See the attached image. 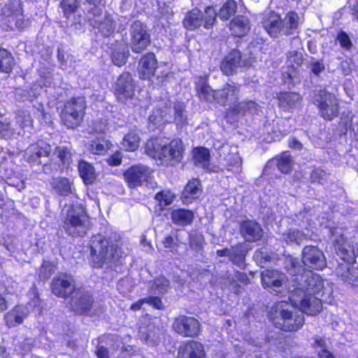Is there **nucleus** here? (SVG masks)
I'll list each match as a JSON object with an SVG mask.
<instances>
[{"mask_svg":"<svg viewBox=\"0 0 358 358\" xmlns=\"http://www.w3.org/2000/svg\"><path fill=\"white\" fill-rule=\"evenodd\" d=\"M86 100L83 96H72L66 100L59 113L60 124L68 129L79 127L86 114Z\"/></svg>","mask_w":358,"mask_h":358,"instance_id":"nucleus-4","label":"nucleus"},{"mask_svg":"<svg viewBox=\"0 0 358 358\" xmlns=\"http://www.w3.org/2000/svg\"><path fill=\"white\" fill-rule=\"evenodd\" d=\"M299 27V17L298 13L294 10L287 12L283 21V34L290 36L298 33Z\"/></svg>","mask_w":358,"mask_h":358,"instance_id":"nucleus-32","label":"nucleus"},{"mask_svg":"<svg viewBox=\"0 0 358 358\" xmlns=\"http://www.w3.org/2000/svg\"><path fill=\"white\" fill-rule=\"evenodd\" d=\"M3 115L0 113V136L3 138H10L14 134L11 124L6 119H2Z\"/></svg>","mask_w":358,"mask_h":358,"instance_id":"nucleus-48","label":"nucleus"},{"mask_svg":"<svg viewBox=\"0 0 358 358\" xmlns=\"http://www.w3.org/2000/svg\"><path fill=\"white\" fill-rule=\"evenodd\" d=\"M185 145L180 138H174L165 143L162 138L152 136L144 145V152L155 160H159L166 166H176L182 162Z\"/></svg>","mask_w":358,"mask_h":358,"instance_id":"nucleus-1","label":"nucleus"},{"mask_svg":"<svg viewBox=\"0 0 358 358\" xmlns=\"http://www.w3.org/2000/svg\"><path fill=\"white\" fill-rule=\"evenodd\" d=\"M136 82L129 71L122 72L111 87V92L116 100L124 104L136 98Z\"/></svg>","mask_w":358,"mask_h":358,"instance_id":"nucleus-6","label":"nucleus"},{"mask_svg":"<svg viewBox=\"0 0 358 358\" xmlns=\"http://www.w3.org/2000/svg\"><path fill=\"white\" fill-rule=\"evenodd\" d=\"M273 325L286 332L299 331L304 324L305 319L302 313L292 312L287 309H281L279 316L271 318Z\"/></svg>","mask_w":358,"mask_h":358,"instance_id":"nucleus-10","label":"nucleus"},{"mask_svg":"<svg viewBox=\"0 0 358 358\" xmlns=\"http://www.w3.org/2000/svg\"><path fill=\"white\" fill-rule=\"evenodd\" d=\"M336 41H338L340 46L345 50H350L352 48V43L348 34L343 30L338 32Z\"/></svg>","mask_w":358,"mask_h":358,"instance_id":"nucleus-49","label":"nucleus"},{"mask_svg":"<svg viewBox=\"0 0 358 358\" xmlns=\"http://www.w3.org/2000/svg\"><path fill=\"white\" fill-rule=\"evenodd\" d=\"M151 44V38L145 24L135 20L131 25L130 47L133 52L141 53Z\"/></svg>","mask_w":358,"mask_h":358,"instance_id":"nucleus-11","label":"nucleus"},{"mask_svg":"<svg viewBox=\"0 0 358 358\" xmlns=\"http://www.w3.org/2000/svg\"><path fill=\"white\" fill-rule=\"evenodd\" d=\"M204 243V238L202 236H195L192 237L189 241V245L192 248H194L197 250H201L203 249Z\"/></svg>","mask_w":358,"mask_h":358,"instance_id":"nucleus-57","label":"nucleus"},{"mask_svg":"<svg viewBox=\"0 0 358 358\" xmlns=\"http://www.w3.org/2000/svg\"><path fill=\"white\" fill-rule=\"evenodd\" d=\"M50 184L52 189L59 196H67L73 194V182L68 178H53Z\"/></svg>","mask_w":358,"mask_h":358,"instance_id":"nucleus-29","label":"nucleus"},{"mask_svg":"<svg viewBox=\"0 0 358 358\" xmlns=\"http://www.w3.org/2000/svg\"><path fill=\"white\" fill-rule=\"evenodd\" d=\"M171 329L182 337L195 338L201 334L202 326L196 317L180 315L173 318Z\"/></svg>","mask_w":358,"mask_h":358,"instance_id":"nucleus-8","label":"nucleus"},{"mask_svg":"<svg viewBox=\"0 0 358 358\" xmlns=\"http://www.w3.org/2000/svg\"><path fill=\"white\" fill-rule=\"evenodd\" d=\"M292 160L290 155L282 154L277 159L276 166L283 173H288L292 169Z\"/></svg>","mask_w":358,"mask_h":358,"instance_id":"nucleus-46","label":"nucleus"},{"mask_svg":"<svg viewBox=\"0 0 358 358\" xmlns=\"http://www.w3.org/2000/svg\"><path fill=\"white\" fill-rule=\"evenodd\" d=\"M155 200L162 210L171 205L176 199L175 194L171 189H162L155 194Z\"/></svg>","mask_w":358,"mask_h":358,"instance_id":"nucleus-39","label":"nucleus"},{"mask_svg":"<svg viewBox=\"0 0 358 358\" xmlns=\"http://www.w3.org/2000/svg\"><path fill=\"white\" fill-rule=\"evenodd\" d=\"M300 308L308 315H316L322 310V302L316 294L306 293L300 301Z\"/></svg>","mask_w":358,"mask_h":358,"instance_id":"nucleus-19","label":"nucleus"},{"mask_svg":"<svg viewBox=\"0 0 358 358\" xmlns=\"http://www.w3.org/2000/svg\"><path fill=\"white\" fill-rule=\"evenodd\" d=\"M202 192V185L198 178H192L185 185L181 192V199L183 203H192L194 200L199 198Z\"/></svg>","mask_w":358,"mask_h":358,"instance_id":"nucleus-23","label":"nucleus"},{"mask_svg":"<svg viewBox=\"0 0 358 358\" xmlns=\"http://www.w3.org/2000/svg\"><path fill=\"white\" fill-rule=\"evenodd\" d=\"M229 28L234 38H242L247 35L250 29V21L248 17L239 15L230 21Z\"/></svg>","mask_w":358,"mask_h":358,"instance_id":"nucleus-22","label":"nucleus"},{"mask_svg":"<svg viewBox=\"0 0 358 358\" xmlns=\"http://www.w3.org/2000/svg\"><path fill=\"white\" fill-rule=\"evenodd\" d=\"M145 303L157 310H163L164 308L162 299L157 296H150L145 297Z\"/></svg>","mask_w":358,"mask_h":358,"instance_id":"nucleus-54","label":"nucleus"},{"mask_svg":"<svg viewBox=\"0 0 358 358\" xmlns=\"http://www.w3.org/2000/svg\"><path fill=\"white\" fill-rule=\"evenodd\" d=\"M313 348H320L321 349H327L325 340L321 337H317L314 338V343L313 344Z\"/></svg>","mask_w":358,"mask_h":358,"instance_id":"nucleus-62","label":"nucleus"},{"mask_svg":"<svg viewBox=\"0 0 358 358\" xmlns=\"http://www.w3.org/2000/svg\"><path fill=\"white\" fill-rule=\"evenodd\" d=\"M128 57V50H122L120 48H115L111 52L112 62L118 67L124 66L127 63Z\"/></svg>","mask_w":358,"mask_h":358,"instance_id":"nucleus-44","label":"nucleus"},{"mask_svg":"<svg viewBox=\"0 0 358 358\" xmlns=\"http://www.w3.org/2000/svg\"><path fill=\"white\" fill-rule=\"evenodd\" d=\"M324 288V280L317 273L310 272L306 275L305 285L303 287L304 294H317Z\"/></svg>","mask_w":358,"mask_h":358,"instance_id":"nucleus-30","label":"nucleus"},{"mask_svg":"<svg viewBox=\"0 0 358 358\" xmlns=\"http://www.w3.org/2000/svg\"><path fill=\"white\" fill-rule=\"evenodd\" d=\"M241 159L236 155H229L227 159L225 169L228 171H238L241 166Z\"/></svg>","mask_w":358,"mask_h":358,"instance_id":"nucleus-50","label":"nucleus"},{"mask_svg":"<svg viewBox=\"0 0 358 358\" xmlns=\"http://www.w3.org/2000/svg\"><path fill=\"white\" fill-rule=\"evenodd\" d=\"M95 299L93 293L83 287L77 290L69 301V310L75 315L92 316Z\"/></svg>","mask_w":358,"mask_h":358,"instance_id":"nucleus-7","label":"nucleus"},{"mask_svg":"<svg viewBox=\"0 0 358 358\" xmlns=\"http://www.w3.org/2000/svg\"><path fill=\"white\" fill-rule=\"evenodd\" d=\"M179 354L186 355L187 358H206L204 345L194 339L185 341L179 348Z\"/></svg>","mask_w":358,"mask_h":358,"instance_id":"nucleus-20","label":"nucleus"},{"mask_svg":"<svg viewBox=\"0 0 358 358\" xmlns=\"http://www.w3.org/2000/svg\"><path fill=\"white\" fill-rule=\"evenodd\" d=\"M76 285V280L73 275L62 272L52 278L50 287L52 294L57 298L68 299L77 290Z\"/></svg>","mask_w":358,"mask_h":358,"instance_id":"nucleus-9","label":"nucleus"},{"mask_svg":"<svg viewBox=\"0 0 358 358\" xmlns=\"http://www.w3.org/2000/svg\"><path fill=\"white\" fill-rule=\"evenodd\" d=\"M182 23L183 27L187 31H195L199 29L203 23L201 11L197 8L187 11Z\"/></svg>","mask_w":358,"mask_h":358,"instance_id":"nucleus-27","label":"nucleus"},{"mask_svg":"<svg viewBox=\"0 0 358 358\" xmlns=\"http://www.w3.org/2000/svg\"><path fill=\"white\" fill-rule=\"evenodd\" d=\"M318 358H336L331 351L328 349H321L317 352Z\"/></svg>","mask_w":358,"mask_h":358,"instance_id":"nucleus-64","label":"nucleus"},{"mask_svg":"<svg viewBox=\"0 0 358 358\" xmlns=\"http://www.w3.org/2000/svg\"><path fill=\"white\" fill-rule=\"evenodd\" d=\"M122 162V156L120 151H116L112 154L107 159V163L111 166H120Z\"/></svg>","mask_w":358,"mask_h":358,"instance_id":"nucleus-55","label":"nucleus"},{"mask_svg":"<svg viewBox=\"0 0 358 358\" xmlns=\"http://www.w3.org/2000/svg\"><path fill=\"white\" fill-rule=\"evenodd\" d=\"M17 66L13 53L7 48L0 46V73L10 75Z\"/></svg>","mask_w":358,"mask_h":358,"instance_id":"nucleus-28","label":"nucleus"},{"mask_svg":"<svg viewBox=\"0 0 358 358\" xmlns=\"http://www.w3.org/2000/svg\"><path fill=\"white\" fill-rule=\"evenodd\" d=\"M108 127V122L106 119L99 118L92 122L91 128L92 133L102 134H105Z\"/></svg>","mask_w":358,"mask_h":358,"instance_id":"nucleus-51","label":"nucleus"},{"mask_svg":"<svg viewBox=\"0 0 358 358\" xmlns=\"http://www.w3.org/2000/svg\"><path fill=\"white\" fill-rule=\"evenodd\" d=\"M336 273L342 280L352 286L358 285V268L353 266L339 265Z\"/></svg>","mask_w":358,"mask_h":358,"instance_id":"nucleus-31","label":"nucleus"},{"mask_svg":"<svg viewBox=\"0 0 358 358\" xmlns=\"http://www.w3.org/2000/svg\"><path fill=\"white\" fill-rule=\"evenodd\" d=\"M242 102L245 115L252 112L257 111L259 107L258 103L253 100H245Z\"/></svg>","mask_w":358,"mask_h":358,"instance_id":"nucleus-56","label":"nucleus"},{"mask_svg":"<svg viewBox=\"0 0 358 358\" xmlns=\"http://www.w3.org/2000/svg\"><path fill=\"white\" fill-rule=\"evenodd\" d=\"M78 171L84 184L90 185L94 184L97 178L94 167L90 162L80 159L78 162Z\"/></svg>","mask_w":358,"mask_h":358,"instance_id":"nucleus-26","label":"nucleus"},{"mask_svg":"<svg viewBox=\"0 0 358 358\" xmlns=\"http://www.w3.org/2000/svg\"><path fill=\"white\" fill-rule=\"evenodd\" d=\"M144 303H146L145 299V298L140 299L131 305L130 310H133V311L140 310L142 308V306Z\"/></svg>","mask_w":358,"mask_h":358,"instance_id":"nucleus-63","label":"nucleus"},{"mask_svg":"<svg viewBox=\"0 0 358 358\" xmlns=\"http://www.w3.org/2000/svg\"><path fill=\"white\" fill-rule=\"evenodd\" d=\"M53 266L51 264H43L39 269L38 277L41 280H48L53 272Z\"/></svg>","mask_w":358,"mask_h":358,"instance_id":"nucleus-52","label":"nucleus"},{"mask_svg":"<svg viewBox=\"0 0 358 358\" xmlns=\"http://www.w3.org/2000/svg\"><path fill=\"white\" fill-rule=\"evenodd\" d=\"M8 17L11 19L9 22H15V25L19 30L24 29L29 23V20L24 17V10L20 3L17 8L10 12Z\"/></svg>","mask_w":358,"mask_h":358,"instance_id":"nucleus-41","label":"nucleus"},{"mask_svg":"<svg viewBox=\"0 0 358 358\" xmlns=\"http://www.w3.org/2000/svg\"><path fill=\"white\" fill-rule=\"evenodd\" d=\"M236 10V2L234 0H227L220 8L218 16L222 20H228L235 15Z\"/></svg>","mask_w":358,"mask_h":358,"instance_id":"nucleus-42","label":"nucleus"},{"mask_svg":"<svg viewBox=\"0 0 358 358\" xmlns=\"http://www.w3.org/2000/svg\"><path fill=\"white\" fill-rule=\"evenodd\" d=\"M264 28L268 34L273 38H276L283 33V20L280 14L271 10L264 19Z\"/></svg>","mask_w":358,"mask_h":358,"instance_id":"nucleus-18","label":"nucleus"},{"mask_svg":"<svg viewBox=\"0 0 358 358\" xmlns=\"http://www.w3.org/2000/svg\"><path fill=\"white\" fill-rule=\"evenodd\" d=\"M59 6L62 9L63 17L69 20L77 13L80 4L79 0H61Z\"/></svg>","mask_w":358,"mask_h":358,"instance_id":"nucleus-40","label":"nucleus"},{"mask_svg":"<svg viewBox=\"0 0 358 358\" xmlns=\"http://www.w3.org/2000/svg\"><path fill=\"white\" fill-rule=\"evenodd\" d=\"M277 99L280 108L289 110L294 108L301 98L296 92L284 91L277 94Z\"/></svg>","mask_w":358,"mask_h":358,"instance_id":"nucleus-35","label":"nucleus"},{"mask_svg":"<svg viewBox=\"0 0 358 358\" xmlns=\"http://www.w3.org/2000/svg\"><path fill=\"white\" fill-rule=\"evenodd\" d=\"M217 13L213 6H208L205 8L204 16H203V26L206 29L213 28L216 22Z\"/></svg>","mask_w":358,"mask_h":358,"instance_id":"nucleus-43","label":"nucleus"},{"mask_svg":"<svg viewBox=\"0 0 358 358\" xmlns=\"http://www.w3.org/2000/svg\"><path fill=\"white\" fill-rule=\"evenodd\" d=\"M84 215L77 212L73 208L68 210L66 216L63 220V228L66 233L71 234L72 229L85 227Z\"/></svg>","mask_w":358,"mask_h":358,"instance_id":"nucleus-25","label":"nucleus"},{"mask_svg":"<svg viewBox=\"0 0 358 358\" xmlns=\"http://www.w3.org/2000/svg\"><path fill=\"white\" fill-rule=\"evenodd\" d=\"M302 260L306 266L313 270L322 271L327 266L325 256L317 246H306L303 250Z\"/></svg>","mask_w":358,"mask_h":358,"instance_id":"nucleus-14","label":"nucleus"},{"mask_svg":"<svg viewBox=\"0 0 358 358\" xmlns=\"http://www.w3.org/2000/svg\"><path fill=\"white\" fill-rule=\"evenodd\" d=\"M140 141V137L135 131H129L124 136L122 145L127 152H134L138 148Z\"/></svg>","mask_w":358,"mask_h":358,"instance_id":"nucleus-38","label":"nucleus"},{"mask_svg":"<svg viewBox=\"0 0 358 358\" xmlns=\"http://www.w3.org/2000/svg\"><path fill=\"white\" fill-rule=\"evenodd\" d=\"M155 284L157 289H166L170 285V282L165 277H159L156 279Z\"/></svg>","mask_w":358,"mask_h":358,"instance_id":"nucleus-59","label":"nucleus"},{"mask_svg":"<svg viewBox=\"0 0 358 358\" xmlns=\"http://www.w3.org/2000/svg\"><path fill=\"white\" fill-rule=\"evenodd\" d=\"M29 155L27 162L31 164H41V157H50L52 153L51 145L43 140H38L29 145Z\"/></svg>","mask_w":358,"mask_h":358,"instance_id":"nucleus-17","label":"nucleus"},{"mask_svg":"<svg viewBox=\"0 0 358 358\" xmlns=\"http://www.w3.org/2000/svg\"><path fill=\"white\" fill-rule=\"evenodd\" d=\"M241 85L238 84H224L219 90H213L209 85L208 76H200L195 82V91L196 96L207 103H217L222 106H226L229 101V94L237 95L239 93Z\"/></svg>","mask_w":358,"mask_h":358,"instance_id":"nucleus-3","label":"nucleus"},{"mask_svg":"<svg viewBox=\"0 0 358 358\" xmlns=\"http://www.w3.org/2000/svg\"><path fill=\"white\" fill-rule=\"evenodd\" d=\"M313 103L317 106L320 116L326 121H332L340 114V99L326 89L314 93Z\"/></svg>","mask_w":358,"mask_h":358,"instance_id":"nucleus-5","label":"nucleus"},{"mask_svg":"<svg viewBox=\"0 0 358 358\" xmlns=\"http://www.w3.org/2000/svg\"><path fill=\"white\" fill-rule=\"evenodd\" d=\"M193 160L196 165L201 166L203 169H208L210 161V151L207 148L199 146L193 150Z\"/></svg>","mask_w":358,"mask_h":358,"instance_id":"nucleus-36","label":"nucleus"},{"mask_svg":"<svg viewBox=\"0 0 358 358\" xmlns=\"http://www.w3.org/2000/svg\"><path fill=\"white\" fill-rule=\"evenodd\" d=\"M174 120L177 124L182 125L187 123L185 113V104L183 102L178 101L174 103Z\"/></svg>","mask_w":358,"mask_h":358,"instance_id":"nucleus-45","label":"nucleus"},{"mask_svg":"<svg viewBox=\"0 0 358 358\" xmlns=\"http://www.w3.org/2000/svg\"><path fill=\"white\" fill-rule=\"evenodd\" d=\"M324 69V65L319 61L312 63L311 71L316 76H318Z\"/></svg>","mask_w":358,"mask_h":358,"instance_id":"nucleus-60","label":"nucleus"},{"mask_svg":"<svg viewBox=\"0 0 358 358\" xmlns=\"http://www.w3.org/2000/svg\"><path fill=\"white\" fill-rule=\"evenodd\" d=\"M113 147L112 142L105 138H96L89 143L88 150L94 155H105Z\"/></svg>","mask_w":358,"mask_h":358,"instance_id":"nucleus-33","label":"nucleus"},{"mask_svg":"<svg viewBox=\"0 0 358 358\" xmlns=\"http://www.w3.org/2000/svg\"><path fill=\"white\" fill-rule=\"evenodd\" d=\"M242 59L241 53L238 50H231L222 59L220 64V69L222 73L227 76H232L238 64Z\"/></svg>","mask_w":358,"mask_h":358,"instance_id":"nucleus-21","label":"nucleus"},{"mask_svg":"<svg viewBox=\"0 0 358 358\" xmlns=\"http://www.w3.org/2000/svg\"><path fill=\"white\" fill-rule=\"evenodd\" d=\"M177 231L178 230H176L173 234H169L164 238L162 244L164 248L173 251L178 248L180 240Z\"/></svg>","mask_w":358,"mask_h":358,"instance_id":"nucleus-47","label":"nucleus"},{"mask_svg":"<svg viewBox=\"0 0 358 358\" xmlns=\"http://www.w3.org/2000/svg\"><path fill=\"white\" fill-rule=\"evenodd\" d=\"M325 175L326 173L323 169L316 168L311 171L310 180L311 182L322 183L324 180Z\"/></svg>","mask_w":358,"mask_h":358,"instance_id":"nucleus-53","label":"nucleus"},{"mask_svg":"<svg viewBox=\"0 0 358 358\" xmlns=\"http://www.w3.org/2000/svg\"><path fill=\"white\" fill-rule=\"evenodd\" d=\"M56 158L58 160V167L61 170L67 169L73 164V157L75 151L71 145H57L54 150Z\"/></svg>","mask_w":358,"mask_h":358,"instance_id":"nucleus-24","label":"nucleus"},{"mask_svg":"<svg viewBox=\"0 0 358 358\" xmlns=\"http://www.w3.org/2000/svg\"><path fill=\"white\" fill-rule=\"evenodd\" d=\"M94 353L97 358H110L108 349L103 345H98Z\"/></svg>","mask_w":358,"mask_h":358,"instance_id":"nucleus-58","label":"nucleus"},{"mask_svg":"<svg viewBox=\"0 0 358 358\" xmlns=\"http://www.w3.org/2000/svg\"><path fill=\"white\" fill-rule=\"evenodd\" d=\"M231 111L233 114L235 115H245L244 109L242 105V102H238V103L234 105L231 108Z\"/></svg>","mask_w":358,"mask_h":358,"instance_id":"nucleus-61","label":"nucleus"},{"mask_svg":"<svg viewBox=\"0 0 358 358\" xmlns=\"http://www.w3.org/2000/svg\"><path fill=\"white\" fill-rule=\"evenodd\" d=\"M239 232L244 240L249 243L260 241L264 234L261 225L255 220H244L240 222Z\"/></svg>","mask_w":358,"mask_h":358,"instance_id":"nucleus-16","label":"nucleus"},{"mask_svg":"<svg viewBox=\"0 0 358 358\" xmlns=\"http://www.w3.org/2000/svg\"><path fill=\"white\" fill-rule=\"evenodd\" d=\"M262 286L264 288L271 289L276 295L281 294L282 288L287 280L286 275L281 271L275 269H266L261 274Z\"/></svg>","mask_w":358,"mask_h":358,"instance_id":"nucleus-15","label":"nucleus"},{"mask_svg":"<svg viewBox=\"0 0 358 358\" xmlns=\"http://www.w3.org/2000/svg\"><path fill=\"white\" fill-rule=\"evenodd\" d=\"M152 171L143 164H137L129 166L122 173V178L127 187L131 189L142 186L148 182Z\"/></svg>","mask_w":358,"mask_h":358,"instance_id":"nucleus-12","label":"nucleus"},{"mask_svg":"<svg viewBox=\"0 0 358 358\" xmlns=\"http://www.w3.org/2000/svg\"><path fill=\"white\" fill-rule=\"evenodd\" d=\"M248 251L243 243H238L230 248L229 260L235 265L240 266L245 261Z\"/></svg>","mask_w":358,"mask_h":358,"instance_id":"nucleus-37","label":"nucleus"},{"mask_svg":"<svg viewBox=\"0 0 358 358\" xmlns=\"http://www.w3.org/2000/svg\"><path fill=\"white\" fill-rule=\"evenodd\" d=\"M122 251L117 244L109 243L102 236H95L90 246V264L94 268H101L108 263L117 262Z\"/></svg>","mask_w":358,"mask_h":358,"instance_id":"nucleus-2","label":"nucleus"},{"mask_svg":"<svg viewBox=\"0 0 358 358\" xmlns=\"http://www.w3.org/2000/svg\"><path fill=\"white\" fill-rule=\"evenodd\" d=\"M171 217L173 223L175 224L187 226L192 223L194 220V213L190 210L178 208L171 211Z\"/></svg>","mask_w":358,"mask_h":358,"instance_id":"nucleus-34","label":"nucleus"},{"mask_svg":"<svg viewBox=\"0 0 358 358\" xmlns=\"http://www.w3.org/2000/svg\"><path fill=\"white\" fill-rule=\"evenodd\" d=\"M158 61L153 52H148L143 55L137 66L138 78L141 80H151L158 69Z\"/></svg>","mask_w":358,"mask_h":358,"instance_id":"nucleus-13","label":"nucleus"}]
</instances>
